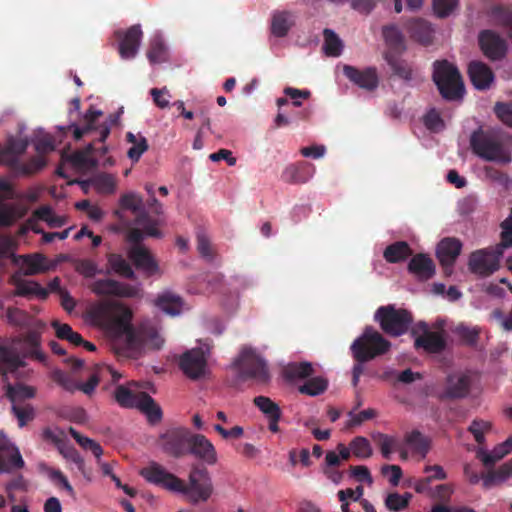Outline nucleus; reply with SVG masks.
<instances>
[{
  "instance_id": "nucleus-1",
  "label": "nucleus",
  "mask_w": 512,
  "mask_h": 512,
  "mask_svg": "<svg viewBox=\"0 0 512 512\" xmlns=\"http://www.w3.org/2000/svg\"><path fill=\"white\" fill-rule=\"evenodd\" d=\"M117 316L108 324L112 337V349L120 357L137 359L144 348L159 350L164 343L158 328L148 321L132 325V311L124 305H117Z\"/></svg>"
},
{
  "instance_id": "nucleus-2",
  "label": "nucleus",
  "mask_w": 512,
  "mask_h": 512,
  "mask_svg": "<svg viewBox=\"0 0 512 512\" xmlns=\"http://www.w3.org/2000/svg\"><path fill=\"white\" fill-rule=\"evenodd\" d=\"M391 343L373 327H366L362 335L351 345L353 358L357 362L353 366L352 374L361 376L364 372V363L389 351Z\"/></svg>"
},
{
  "instance_id": "nucleus-3",
  "label": "nucleus",
  "mask_w": 512,
  "mask_h": 512,
  "mask_svg": "<svg viewBox=\"0 0 512 512\" xmlns=\"http://www.w3.org/2000/svg\"><path fill=\"white\" fill-rule=\"evenodd\" d=\"M432 79L445 100L455 101L463 97L465 89L461 74L448 60H436L433 63Z\"/></svg>"
},
{
  "instance_id": "nucleus-4",
  "label": "nucleus",
  "mask_w": 512,
  "mask_h": 512,
  "mask_svg": "<svg viewBox=\"0 0 512 512\" xmlns=\"http://www.w3.org/2000/svg\"><path fill=\"white\" fill-rule=\"evenodd\" d=\"M28 146L27 138L9 137L4 148L0 147V157H10L7 164L17 175L30 176L45 166V160L42 157H32L27 162L19 160L18 157L26 152Z\"/></svg>"
},
{
  "instance_id": "nucleus-5",
  "label": "nucleus",
  "mask_w": 512,
  "mask_h": 512,
  "mask_svg": "<svg viewBox=\"0 0 512 512\" xmlns=\"http://www.w3.org/2000/svg\"><path fill=\"white\" fill-rule=\"evenodd\" d=\"M232 365L243 381L253 379L259 383H266L270 378L265 359L251 346H243Z\"/></svg>"
},
{
  "instance_id": "nucleus-6",
  "label": "nucleus",
  "mask_w": 512,
  "mask_h": 512,
  "mask_svg": "<svg viewBox=\"0 0 512 512\" xmlns=\"http://www.w3.org/2000/svg\"><path fill=\"white\" fill-rule=\"evenodd\" d=\"M182 486L181 490L175 492L185 495L188 501L194 505L206 502L213 493L212 479L207 468L198 464L193 465L190 470L189 484L182 480Z\"/></svg>"
},
{
  "instance_id": "nucleus-7",
  "label": "nucleus",
  "mask_w": 512,
  "mask_h": 512,
  "mask_svg": "<svg viewBox=\"0 0 512 512\" xmlns=\"http://www.w3.org/2000/svg\"><path fill=\"white\" fill-rule=\"evenodd\" d=\"M374 319L386 334L393 337L405 334L413 322L411 312L398 309L394 305L380 306L375 312Z\"/></svg>"
},
{
  "instance_id": "nucleus-8",
  "label": "nucleus",
  "mask_w": 512,
  "mask_h": 512,
  "mask_svg": "<svg viewBox=\"0 0 512 512\" xmlns=\"http://www.w3.org/2000/svg\"><path fill=\"white\" fill-rule=\"evenodd\" d=\"M103 115V112L90 106L82 117L81 125L72 123L68 126L69 130H72L73 137L75 140H80L84 135L89 134L93 131H98L99 142H105L110 134L111 127L116 125L119 116L116 114H110L104 123L99 124V118Z\"/></svg>"
},
{
  "instance_id": "nucleus-9",
  "label": "nucleus",
  "mask_w": 512,
  "mask_h": 512,
  "mask_svg": "<svg viewBox=\"0 0 512 512\" xmlns=\"http://www.w3.org/2000/svg\"><path fill=\"white\" fill-rule=\"evenodd\" d=\"M192 432L185 427H174L166 430L158 438V446L169 456L181 458L188 455Z\"/></svg>"
},
{
  "instance_id": "nucleus-10",
  "label": "nucleus",
  "mask_w": 512,
  "mask_h": 512,
  "mask_svg": "<svg viewBox=\"0 0 512 512\" xmlns=\"http://www.w3.org/2000/svg\"><path fill=\"white\" fill-rule=\"evenodd\" d=\"M512 139L507 133L485 135L482 132V159L498 163H509L511 161L510 148Z\"/></svg>"
},
{
  "instance_id": "nucleus-11",
  "label": "nucleus",
  "mask_w": 512,
  "mask_h": 512,
  "mask_svg": "<svg viewBox=\"0 0 512 512\" xmlns=\"http://www.w3.org/2000/svg\"><path fill=\"white\" fill-rule=\"evenodd\" d=\"M140 475L147 482L172 492L183 488L182 479L168 472L163 466L156 462H152L148 466L142 468Z\"/></svg>"
},
{
  "instance_id": "nucleus-12",
  "label": "nucleus",
  "mask_w": 512,
  "mask_h": 512,
  "mask_svg": "<svg viewBox=\"0 0 512 512\" xmlns=\"http://www.w3.org/2000/svg\"><path fill=\"white\" fill-rule=\"evenodd\" d=\"M419 331H422V335L415 338L414 346L416 349L422 348L431 354H438L446 349V339L443 332L429 331L427 323L423 321L417 323L411 330L412 336H416Z\"/></svg>"
},
{
  "instance_id": "nucleus-13",
  "label": "nucleus",
  "mask_w": 512,
  "mask_h": 512,
  "mask_svg": "<svg viewBox=\"0 0 512 512\" xmlns=\"http://www.w3.org/2000/svg\"><path fill=\"white\" fill-rule=\"evenodd\" d=\"M91 291L98 296H117L125 298L138 297V286L119 282L113 279H98L90 285Z\"/></svg>"
},
{
  "instance_id": "nucleus-14",
  "label": "nucleus",
  "mask_w": 512,
  "mask_h": 512,
  "mask_svg": "<svg viewBox=\"0 0 512 512\" xmlns=\"http://www.w3.org/2000/svg\"><path fill=\"white\" fill-rule=\"evenodd\" d=\"M119 41V54L122 59H133L139 49L143 32L139 24L129 27L127 30H117L114 33Z\"/></svg>"
},
{
  "instance_id": "nucleus-15",
  "label": "nucleus",
  "mask_w": 512,
  "mask_h": 512,
  "mask_svg": "<svg viewBox=\"0 0 512 512\" xmlns=\"http://www.w3.org/2000/svg\"><path fill=\"white\" fill-rule=\"evenodd\" d=\"M179 367L190 379L196 380L204 376L207 359L203 350L194 348L183 353L179 360Z\"/></svg>"
},
{
  "instance_id": "nucleus-16",
  "label": "nucleus",
  "mask_w": 512,
  "mask_h": 512,
  "mask_svg": "<svg viewBox=\"0 0 512 512\" xmlns=\"http://www.w3.org/2000/svg\"><path fill=\"white\" fill-rule=\"evenodd\" d=\"M24 465L19 449L3 433H0V474L12 473L22 469Z\"/></svg>"
},
{
  "instance_id": "nucleus-17",
  "label": "nucleus",
  "mask_w": 512,
  "mask_h": 512,
  "mask_svg": "<svg viewBox=\"0 0 512 512\" xmlns=\"http://www.w3.org/2000/svg\"><path fill=\"white\" fill-rule=\"evenodd\" d=\"M188 454L193 455L195 458L201 460L207 465H214L218 460L214 445L202 434L192 433L189 442Z\"/></svg>"
},
{
  "instance_id": "nucleus-18",
  "label": "nucleus",
  "mask_w": 512,
  "mask_h": 512,
  "mask_svg": "<svg viewBox=\"0 0 512 512\" xmlns=\"http://www.w3.org/2000/svg\"><path fill=\"white\" fill-rule=\"evenodd\" d=\"M343 73L352 83L362 89L372 91L378 86L377 71L373 67L360 70L351 65H344Z\"/></svg>"
},
{
  "instance_id": "nucleus-19",
  "label": "nucleus",
  "mask_w": 512,
  "mask_h": 512,
  "mask_svg": "<svg viewBox=\"0 0 512 512\" xmlns=\"http://www.w3.org/2000/svg\"><path fill=\"white\" fill-rule=\"evenodd\" d=\"M461 242L455 238H444L437 246L436 255L446 273H450L452 266L461 252Z\"/></svg>"
},
{
  "instance_id": "nucleus-20",
  "label": "nucleus",
  "mask_w": 512,
  "mask_h": 512,
  "mask_svg": "<svg viewBox=\"0 0 512 512\" xmlns=\"http://www.w3.org/2000/svg\"><path fill=\"white\" fill-rule=\"evenodd\" d=\"M507 43L505 39L489 30H482V53L491 60L505 57Z\"/></svg>"
},
{
  "instance_id": "nucleus-21",
  "label": "nucleus",
  "mask_w": 512,
  "mask_h": 512,
  "mask_svg": "<svg viewBox=\"0 0 512 512\" xmlns=\"http://www.w3.org/2000/svg\"><path fill=\"white\" fill-rule=\"evenodd\" d=\"M482 487L492 488L504 484L512 476V458L498 468L494 465L483 467Z\"/></svg>"
},
{
  "instance_id": "nucleus-22",
  "label": "nucleus",
  "mask_w": 512,
  "mask_h": 512,
  "mask_svg": "<svg viewBox=\"0 0 512 512\" xmlns=\"http://www.w3.org/2000/svg\"><path fill=\"white\" fill-rule=\"evenodd\" d=\"M128 256L137 269L142 270L148 276L156 274L159 270L158 264L150 252L142 245L132 246Z\"/></svg>"
},
{
  "instance_id": "nucleus-23",
  "label": "nucleus",
  "mask_w": 512,
  "mask_h": 512,
  "mask_svg": "<svg viewBox=\"0 0 512 512\" xmlns=\"http://www.w3.org/2000/svg\"><path fill=\"white\" fill-rule=\"evenodd\" d=\"M24 362L7 339L0 338V373H14Z\"/></svg>"
},
{
  "instance_id": "nucleus-24",
  "label": "nucleus",
  "mask_w": 512,
  "mask_h": 512,
  "mask_svg": "<svg viewBox=\"0 0 512 512\" xmlns=\"http://www.w3.org/2000/svg\"><path fill=\"white\" fill-rule=\"evenodd\" d=\"M408 271L418 280L426 281L434 276L435 264L428 255L419 253L409 261Z\"/></svg>"
},
{
  "instance_id": "nucleus-25",
  "label": "nucleus",
  "mask_w": 512,
  "mask_h": 512,
  "mask_svg": "<svg viewBox=\"0 0 512 512\" xmlns=\"http://www.w3.org/2000/svg\"><path fill=\"white\" fill-rule=\"evenodd\" d=\"M407 32L415 41L429 45L432 43L434 30L431 24L422 18H412L405 24Z\"/></svg>"
},
{
  "instance_id": "nucleus-26",
  "label": "nucleus",
  "mask_w": 512,
  "mask_h": 512,
  "mask_svg": "<svg viewBox=\"0 0 512 512\" xmlns=\"http://www.w3.org/2000/svg\"><path fill=\"white\" fill-rule=\"evenodd\" d=\"M154 305L170 316H178L184 307L183 298L171 291L159 293L153 301Z\"/></svg>"
},
{
  "instance_id": "nucleus-27",
  "label": "nucleus",
  "mask_w": 512,
  "mask_h": 512,
  "mask_svg": "<svg viewBox=\"0 0 512 512\" xmlns=\"http://www.w3.org/2000/svg\"><path fill=\"white\" fill-rule=\"evenodd\" d=\"M314 168L306 163L288 165L281 174V179L289 184L306 183L313 175Z\"/></svg>"
},
{
  "instance_id": "nucleus-28",
  "label": "nucleus",
  "mask_w": 512,
  "mask_h": 512,
  "mask_svg": "<svg viewBox=\"0 0 512 512\" xmlns=\"http://www.w3.org/2000/svg\"><path fill=\"white\" fill-rule=\"evenodd\" d=\"M470 380L465 375H450L447 378L445 391L442 399H456L466 396L469 392Z\"/></svg>"
},
{
  "instance_id": "nucleus-29",
  "label": "nucleus",
  "mask_w": 512,
  "mask_h": 512,
  "mask_svg": "<svg viewBox=\"0 0 512 512\" xmlns=\"http://www.w3.org/2000/svg\"><path fill=\"white\" fill-rule=\"evenodd\" d=\"M37 394L34 386L26 385L21 382L8 384L6 387V396L12 405H23L25 400L33 399Z\"/></svg>"
},
{
  "instance_id": "nucleus-30",
  "label": "nucleus",
  "mask_w": 512,
  "mask_h": 512,
  "mask_svg": "<svg viewBox=\"0 0 512 512\" xmlns=\"http://www.w3.org/2000/svg\"><path fill=\"white\" fill-rule=\"evenodd\" d=\"M403 444L408 446L412 453L425 458L430 450V439L423 435L419 430L407 432L403 439Z\"/></svg>"
},
{
  "instance_id": "nucleus-31",
  "label": "nucleus",
  "mask_w": 512,
  "mask_h": 512,
  "mask_svg": "<svg viewBox=\"0 0 512 512\" xmlns=\"http://www.w3.org/2000/svg\"><path fill=\"white\" fill-rule=\"evenodd\" d=\"M512 451V436L508 437L504 442L497 444L492 450L482 448V467L494 465L503 459Z\"/></svg>"
},
{
  "instance_id": "nucleus-32",
  "label": "nucleus",
  "mask_w": 512,
  "mask_h": 512,
  "mask_svg": "<svg viewBox=\"0 0 512 512\" xmlns=\"http://www.w3.org/2000/svg\"><path fill=\"white\" fill-rule=\"evenodd\" d=\"M107 266L106 274H110L111 271L115 274L122 276L127 279H135V273L131 268L130 264L126 261V259L116 253H109L107 255Z\"/></svg>"
},
{
  "instance_id": "nucleus-33",
  "label": "nucleus",
  "mask_w": 512,
  "mask_h": 512,
  "mask_svg": "<svg viewBox=\"0 0 512 512\" xmlns=\"http://www.w3.org/2000/svg\"><path fill=\"white\" fill-rule=\"evenodd\" d=\"M504 248L497 244L495 247L482 249V276L490 275L499 268Z\"/></svg>"
},
{
  "instance_id": "nucleus-34",
  "label": "nucleus",
  "mask_w": 512,
  "mask_h": 512,
  "mask_svg": "<svg viewBox=\"0 0 512 512\" xmlns=\"http://www.w3.org/2000/svg\"><path fill=\"white\" fill-rule=\"evenodd\" d=\"M126 141L132 144L127 151V157L133 163H137L141 156L149 149L148 141L142 134H134L132 132L126 133Z\"/></svg>"
},
{
  "instance_id": "nucleus-35",
  "label": "nucleus",
  "mask_w": 512,
  "mask_h": 512,
  "mask_svg": "<svg viewBox=\"0 0 512 512\" xmlns=\"http://www.w3.org/2000/svg\"><path fill=\"white\" fill-rule=\"evenodd\" d=\"M411 255L412 249L405 241L394 242L388 245L383 252L385 260L389 263H399Z\"/></svg>"
},
{
  "instance_id": "nucleus-36",
  "label": "nucleus",
  "mask_w": 512,
  "mask_h": 512,
  "mask_svg": "<svg viewBox=\"0 0 512 512\" xmlns=\"http://www.w3.org/2000/svg\"><path fill=\"white\" fill-rule=\"evenodd\" d=\"M315 373L310 362H291L283 369L284 377L289 381L307 379Z\"/></svg>"
},
{
  "instance_id": "nucleus-37",
  "label": "nucleus",
  "mask_w": 512,
  "mask_h": 512,
  "mask_svg": "<svg viewBox=\"0 0 512 512\" xmlns=\"http://www.w3.org/2000/svg\"><path fill=\"white\" fill-rule=\"evenodd\" d=\"M294 22L292 14L288 11H278L272 16L271 33L279 38L285 37Z\"/></svg>"
},
{
  "instance_id": "nucleus-38",
  "label": "nucleus",
  "mask_w": 512,
  "mask_h": 512,
  "mask_svg": "<svg viewBox=\"0 0 512 512\" xmlns=\"http://www.w3.org/2000/svg\"><path fill=\"white\" fill-rule=\"evenodd\" d=\"M115 401L123 408H136L142 400V392L134 393L128 387L119 385L114 391Z\"/></svg>"
},
{
  "instance_id": "nucleus-39",
  "label": "nucleus",
  "mask_w": 512,
  "mask_h": 512,
  "mask_svg": "<svg viewBox=\"0 0 512 512\" xmlns=\"http://www.w3.org/2000/svg\"><path fill=\"white\" fill-rule=\"evenodd\" d=\"M139 403L137 409L144 413L149 422L157 423L160 422L163 416L161 407L156 401L146 392H142V400Z\"/></svg>"
},
{
  "instance_id": "nucleus-40",
  "label": "nucleus",
  "mask_w": 512,
  "mask_h": 512,
  "mask_svg": "<svg viewBox=\"0 0 512 512\" xmlns=\"http://www.w3.org/2000/svg\"><path fill=\"white\" fill-rule=\"evenodd\" d=\"M385 60L396 76L405 81L413 79V69L405 60L398 58L391 52L385 54Z\"/></svg>"
},
{
  "instance_id": "nucleus-41",
  "label": "nucleus",
  "mask_w": 512,
  "mask_h": 512,
  "mask_svg": "<svg viewBox=\"0 0 512 512\" xmlns=\"http://www.w3.org/2000/svg\"><path fill=\"white\" fill-rule=\"evenodd\" d=\"M382 35L386 44L390 48L396 51H402L405 49L404 36L396 25L390 24L383 26Z\"/></svg>"
},
{
  "instance_id": "nucleus-42",
  "label": "nucleus",
  "mask_w": 512,
  "mask_h": 512,
  "mask_svg": "<svg viewBox=\"0 0 512 512\" xmlns=\"http://www.w3.org/2000/svg\"><path fill=\"white\" fill-rule=\"evenodd\" d=\"M324 44L323 50L327 56L338 57L343 50V42L339 36L331 29L325 28L323 31Z\"/></svg>"
},
{
  "instance_id": "nucleus-43",
  "label": "nucleus",
  "mask_w": 512,
  "mask_h": 512,
  "mask_svg": "<svg viewBox=\"0 0 512 512\" xmlns=\"http://www.w3.org/2000/svg\"><path fill=\"white\" fill-rule=\"evenodd\" d=\"M328 388V381L327 379L317 376L312 377L306 382L299 386L298 390L300 393L309 395V396H318L322 393H324Z\"/></svg>"
},
{
  "instance_id": "nucleus-44",
  "label": "nucleus",
  "mask_w": 512,
  "mask_h": 512,
  "mask_svg": "<svg viewBox=\"0 0 512 512\" xmlns=\"http://www.w3.org/2000/svg\"><path fill=\"white\" fill-rule=\"evenodd\" d=\"M69 434L73 437V439L85 450H89L93 453V455L97 458L98 462L100 461L101 456L103 455V449L99 443L90 439L88 437L82 436L75 428H69Z\"/></svg>"
},
{
  "instance_id": "nucleus-45",
  "label": "nucleus",
  "mask_w": 512,
  "mask_h": 512,
  "mask_svg": "<svg viewBox=\"0 0 512 512\" xmlns=\"http://www.w3.org/2000/svg\"><path fill=\"white\" fill-rule=\"evenodd\" d=\"M69 434L73 437V439L85 450H89L93 453V455L97 458L98 462L100 461L101 456L103 455V449L99 443L90 439L88 437L82 436L75 428H69Z\"/></svg>"
},
{
  "instance_id": "nucleus-46",
  "label": "nucleus",
  "mask_w": 512,
  "mask_h": 512,
  "mask_svg": "<svg viewBox=\"0 0 512 512\" xmlns=\"http://www.w3.org/2000/svg\"><path fill=\"white\" fill-rule=\"evenodd\" d=\"M373 439L379 446L382 456L388 460L400 443L396 437L384 433H377Z\"/></svg>"
},
{
  "instance_id": "nucleus-47",
  "label": "nucleus",
  "mask_w": 512,
  "mask_h": 512,
  "mask_svg": "<svg viewBox=\"0 0 512 512\" xmlns=\"http://www.w3.org/2000/svg\"><path fill=\"white\" fill-rule=\"evenodd\" d=\"M253 403L267 418L282 415L279 405L269 397L257 396L254 398Z\"/></svg>"
},
{
  "instance_id": "nucleus-48",
  "label": "nucleus",
  "mask_w": 512,
  "mask_h": 512,
  "mask_svg": "<svg viewBox=\"0 0 512 512\" xmlns=\"http://www.w3.org/2000/svg\"><path fill=\"white\" fill-rule=\"evenodd\" d=\"M350 449L355 457L361 459L371 457L373 452L369 440L362 436H357L350 442Z\"/></svg>"
},
{
  "instance_id": "nucleus-49",
  "label": "nucleus",
  "mask_w": 512,
  "mask_h": 512,
  "mask_svg": "<svg viewBox=\"0 0 512 512\" xmlns=\"http://www.w3.org/2000/svg\"><path fill=\"white\" fill-rule=\"evenodd\" d=\"M147 58L152 64L162 63L166 60V47L160 38L151 40Z\"/></svg>"
},
{
  "instance_id": "nucleus-50",
  "label": "nucleus",
  "mask_w": 512,
  "mask_h": 512,
  "mask_svg": "<svg viewBox=\"0 0 512 512\" xmlns=\"http://www.w3.org/2000/svg\"><path fill=\"white\" fill-rule=\"evenodd\" d=\"M11 411L18 420V426L24 427L35 418V410L31 404L12 405Z\"/></svg>"
},
{
  "instance_id": "nucleus-51",
  "label": "nucleus",
  "mask_w": 512,
  "mask_h": 512,
  "mask_svg": "<svg viewBox=\"0 0 512 512\" xmlns=\"http://www.w3.org/2000/svg\"><path fill=\"white\" fill-rule=\"evenodd\" d=\"M411 495L405 493L400 495L398 493H390L385 499V506L389 511L398 512L408 507Z\"/></svg>"
},
{
  "instance_id": "nucleus-52",
  "label": "nucleus",
  "mask_w": 512,
  "mask_h": 512,
  "mask_svg": "<svg viewBox=\"0 0 512 512\" xmlns=\"http://www.w3.org/2000/svg\"><path fill=\"white\" fill-rule=\"evenodd\" d=\"M16 295L18 296H27V295H36L40 299H46L49 295L47 289L42 287L37 282H29L27 284H20L17 288Z\"/></svg>"
},
{
  "instance_id": "nucleus-53",
  "label": "nucleus",
  "mask_w": 512,
  "mask_h": 512,
  "mask_svg": "<svg viewBox=\"0 0 512 512\" xmlns=\"http://www.w3.org/2000/svg\"><path fill=\"white\" fill-rule=\"evenodd\" d=\"M120 206L123 209L131 210L134 213H139L140 215L143 212V199L136 193H126L120 198Z\"/></svg>"
},
{
  "instance_id": "nucleus-54",
  "label": "nucleus",
  "mask_w": 512,
  "mask_h": 512,
  "mask_svg": "<svg viewBox=\"0 0 512 512\" xmlns=\"http://www.w3.org/2000/svg\"><path fill=\"white\" fill-rule=\"evenodd\" d=\"M458 5V0H433V11L438 18H447Z\"/></svg>"
},
{
  "instance_id": "nucleus-55",
  "label": "nucleus",
  "mask_w": 512,
  "mask_h": 512,
  "mask_svg": "<svg viewBox=\"0 0 512 512\" xmlns=\"http://www.w3.org/2000/svg\"><path fill=\"white\" fill-rule=\"evenodd\" d=\"M60 453L63 457L71 462H73L77 469L82 473L83 476H87L86 465L83 457L80 453L72 446L61 448Z\"/></svg>"
},
{
  "instance_id": "nucleus-56",
  "label": "nucleus",
  "mask_w": 512,
  "mask_h": 512,
  "mask_svg": "<svg viewBox=\"0 0 512 512\" xmlns=\"http://www.w3.org/2000/svg\"><path fill=\"white\" fill-rule=\"evenodd\" d=\"M88 314L93 324L101 327L105 326L108 317V306L104 303L97 304L90 309Z\"/></svg>"
},
{
  "instance_id": "nucleus-57",
  "label": "nucleus",
  "mask_w": 512,
  "mask_h": 512,
  "mask_svg": "<svg viewBox=\"0 0 512 512\" xmlns=\"http://www.w3.org/2000/svg\"><path fill=\"white\" fill-rule=\"evenodd\" d=\"M94 185L102 193H113L116 187L115 178L107 173L100 174L94 178Z\"/></svg>"
},
{
  "instance_id": "nucleus-58",
  "label": "nucleus",
  "mask_w": 512,
  "mask_h": 512,
  "mask_svg": "<svg viewBox=\"0 0 512 512\" xmlns=\"http://www.w3.org/2000/svg\"><path fill=\"white\" fill-rule=\"evenodd\" d=\"M76 271L86 278H92L96 274L102 273V270L97 268L95 262L89 259H82L76 262Z\"/></svg>"
},
{
  "instance_id": "nucleus-59",
  "label": "nucleus",
  "mask_w": 512,
  "mask_h": 512,
  "mask_svg": "<svg viewBox=\"0 0 512 512\" xmlns=\"http://www.w3.org/2000/svg\"><path fill=\"white\" fill-rule=\"evenodd\" d=\"M47 475L55 484L61 485L70 495H74V489L62 471L59 469L48 468Z\"/></svg>"
},
{
  "instance_id": "nucleus-60",
  "label": "nucleus",
  "mask_w": 512,
  "mask_h": 512,
  "mask_svg": "<svg viewBox=\"0 0 512 512\" xmlns=\"http://www.w3.org/2000/svg\"><path fill=\"white\" fill-rule=\"evenodd\" d=\"M6 318L9 324L24 327L27 325V314L16 307H8Z\"/></svg>"
},
{
  "instance_id": "nucleus-61",
  "label": "nucleus",
  "mask_w": 512,
  "mask_h": 512,
  "mask_svg": "<svg viewBox=\"0 0 512 512\" xmlns=\"http://www.w3.org/2000/svg\"><path fill=\"white\" fill-rule=\"evenodd\" d=\"M456 333L460 337V339L468 345H473L478 340L479 332L476 328H470L463 324H460L456 328Z\"/></svg>"
},
{
  "instance_id": "nucleus-62",
  "label": "nucleus",
  "mask_w": 512,
  "mask_h": 512,
  "mask_svg": "<svg viewBox=\"0 0 512 512\" xmlns=\"http://www.w3.org/2000/svg\"><path fill=\"white\" fill-rule=\"evenodd\" d=\"M425 126L434 132H438L444 128V121L435 110H430L424 117Z\"/></svg>"
},
{
  "instance_id": "nucleus-63",
  "label": "nucleus",
  "mask_w": 512,
  "mask_h": 512,
  "mask_svg": "<svg viewBox=\"0 0 512 512\" xmlns=\"http://www.w3.org/2000/svg\"><path fill=\"white\" fill-rule=\"evenodd\" d=\"M497 117L506 125L512 127V105L498 102L494 108Z\"/></svg>"
},
{
  "instance_id": "nucleus-64",
  "label": "nucleus",
  "mask_w": 512,
  "mask_h": 512,
  "mask_svg": "<svg viewBox=\"0 0 512 512\" xmlns=\"http://www.w3.org/2000/svg\"><path fill=\"white\" fill-rule=\"evenodd\" d=\"M497 117L506 125L512 127V105L498 102L494 108Z\"/></svg>"
}]
</instances>
